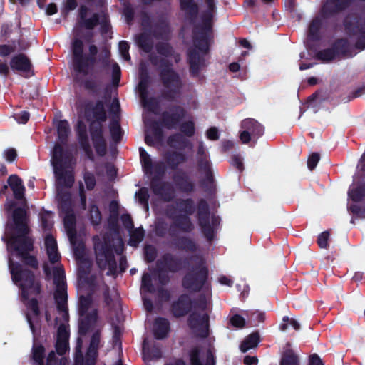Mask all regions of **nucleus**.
Returning <instances> with one entry per match:
<instances>
[{
    "mask_svg": "<svg viewBox=\"0 0 365 365\" xmlns=\"http://www.w3.org/2000/svg\"><path fill=\"white\" fill-rule=\"evenodd\" d=\"M51 163L56 178L57 197L62 211L65 212V229L72 247H76V254L79 255L83 242L77 236L75 229L76 217L71 210L70 194L63 191V187H71L73 182L72 157L70 153H64L62 147L57 144L52 153Z\"/></svg>",
    "mask_w": 365,
    "mask_h": 365,
    "instance_id": "obj_1",
    "label": "nucleus"
},
{
    "mask_svg": "<svg viewBox=\"0 0 365 365\" xmlns=\"http://www.w3.org/2000/svg\"><path fill=\"white\" fill-rule=\"evenodd\" d=\"M13 221V224L6 226V237H3L2 240L7 243L9 252L13 250L12 255L21 258L25 264L36 267V259L29 254L33 249V240L28 236L29 230L24 209L19 207L14 210Z\"/></svg>",
    "mask_w": 365,
    "mask_h": 365,
    "instance_id": "obj_2",
    "label": "nucleus"
},
{
    "mask_svg": "<svg viewBox=\"0 0 365 365\" xmlns=\"http://www.w3.org/2000/svg\"><path fill=\"white\" fill-rule=\"evenodd\" d=\"M8 264L12 281L19 286L23 301L30 312L26 314V319L31 331L34 333V322L38 315V302L36 299L40 292L38 282L31 271L23 268L19 263L14 262L11 257H9Z\"/></svg>",
    "mask_w": 365,
    "mask_h": 365,
    "instance_id": "obj_3",
    "label": "nucleus"
},
{
    "mask_svg": "<svg viewBox=\"0 0 365 365\" xmlns=\"http://www.w3.org/2000/svg\"><path fill=\"white\" fill-rule=\"evenodd\" d=\"M156 48L162 58L158 59L151 55L150 59L153 64L160 68V78L164 87L163 96L168 100H176L181 94L182 83L179 75L171 68L170 61L173 58L175 62H178L180 60V55L174 53L168 43H159Z\"/></svg>",
    "mask_w": 365,
    "mask_h": 365,
    "instance_id": "obj_4",
    "label": "nucleus"
},
{
    "mask_svg": "<svg viewBox=\"0 0 365 365\" xmlns=\"http://www.w3.org/2000/svg\"><path fill=\"white\" fill-rule=\"evenodd\" d=\"M207 9L203 15V25L196 26L193 31V43L188 53L190 72L197 76L205 66L204 55L208 50L210 21L215 9V0H205Z\"/></svg>",
    "mask_w": 365,
    "mask_h": 365,
    "instance_id": "obj_5",
    "label": "nucleus"
},
{
    "mask_svg": "<svg viewBox=\"0 0 365 365\" xmlns=\"http://www.w3.org/2000/svg\"><path fill=\"white\" fill-rule=\"evenodd\" d=\"M96 264L101 270H107V275L115 273L117 263L113 251L121 255L123 251V242L117 232L104 235L102 237L95 236L93 238Z\"/></svg>",
    "mask_w": 365,
    "mask_h": 365,
    "instance_id": "obj_6",
    "label": "nucleus"
},
{
    "mask_svg": "<svg viewBox=\"0 0 365 365\" xmlns=\"http://www.w3.org/2000/svg\"><path fill=\"white\" fill-rule=\"evenodd\" d=\"M84 115L89 121H93L91 125V134L94 148L99 155L106 153V143L102 134L101 123L106 121V113L102 101L89 102L85 106Z\"/></svg>",
    "mask_w": 365,
    "mask_h": 365,
    "instance_id": "obj_7",
    "label": "nucleus"
},
{
    "mask_svg": "<svg viewBox=\"0 0 365 365\" xmlns=\"http://www.w3.org/2000/svg\"><path fill=\"white\" fill-rule=\"evenodd\" d=\"M43 269L47 276L53 277V282L56 284L55 300L57 309L59 313V318L66 321L68 319L67 309V293L66 285L65 282V274L62 266L56 265L51 267L48 264H45ZM58 317H56V319Z\"/></svg>",
    "mask_w": 365,
    "mask_h": 365,
    "instance_id": "obj_8",
    "label": "nucleus"
},
{
    "mask_svg": "<svg viewBox=\"0 0 365 365\" xmlns=\"http://www.w3.org/2000/svg\"><path fill=\"white\" fill-rule=\"evenodd\" d=\"M207 275L208 270L204 259L200 256H195L190 260V267L183 278L182 285L190 291H199L204 286Z\"/></svg>",
    "mask_w": 365,
    "mask_h": 365,
    "instance_id": "obj_9",
    "label": "nucleus"
},
{
    "mask_svg": "<svg viewBox=\"0 0 365 365\" xmlns=\"http://www.w3.org/2000/svg\"><path fill=\"white\" fill-rule=\"evenodd\" d=\"M208 300L205 296L201 295L193 306V309L189 317V324L197 335L200 337L208 336V319L206 312Z\"/></svg>",
    "mask_w": 365,
    "mask_h": 365,
    "instance_id": "obj_10",
    "label": "nucleus"
},
{
    "mask_svg": "<svg viewBox=\"0 0 365 365\" xmlns=\"http://www.w3.org/2000/svg\"><path fill=\"white\" fill-rule=\"evenodd\" d=\"M79 331L85 334L97 319V310L90 295L81 296L79 299Z\"/></svg>",
    "mask_w": 365,
    "mask_h": 365,
    "instance_id": "obj_11",
    "label": "nucleus"
},
{
    "mask_svg": "<svg viewBox=\"0 0 365 365\" xmlns=\"http://www.w3.org/2000/svg\"><path fill=\"white\" fill-rule=\"evenodd\" d=\"M181 267L180 260L174 257L170 254L165 255L157 262V268L152 277L155 282L158 280L161 285L168 282V277L166 272H175Z\"/></svg>",
    "mask_w": 365,
    "mask_h": 365,
    "instance_id": "obj_12",
    "label": "nucleus"
},
{
    "mask_svg": "<svg viewBox=\"0 0 365 365\" xmlns=\"http://www.w3.org/2000/svg\"><path fill=\"white\" fill-rule=\"evenodd\" d=\"M78 23L86 29H93L97 24L101 25L103 32H107L109 29V24L106 17L98 13H93L84 5L81 6L78 10Z\"/></svg>",
    "mask_w": 365,
    "mask_h": 365,
    "instance_id": "obj_13",
    "label": "nucleus"
},
{
    "mask_svg": "<svg viewBox=\"0 0 365 365\" xmlns=\"http://www.w3.org/2000/svg\"><path fill=\"white\" fill-rule=\"evenodd\" d=\"M198 220L202 232L207 240L213 238L214 231L219 223L215 216H210L208 205L205 200H200L198 205Z\"/></svg>",
    "mask_w": 365,
    "mask_h": 365,
    "instance_id": "obj_14",
    "label": "nucleus"
},
{
    "mask_svg": "<svg viewBox=\"0 0 365 365\" xmlns=\"http://www.w3.org/2000/svg\"><path fill=\"white\" fill-rule=\"evenodd\" d=\"M169 32L170 29L168 24L163 22L154 29L153 34L148 33L145 31L138 35L136 37V43L143 51L150 53L153 48L154 42L153 36L159 38H165Z\"/></svg>",
    "mask_w": 365,
    "mask_h": 365,
    "instance_id": "obj_15",
    "label": "nucleus"
},
{
    "mask_svg": "<svg viewBox=\"0 0 365 365\" xmlns=\"http://www.w3.org/2000/svg\"><path fill=\"white\" fill-rule=\"evenodd\" d=\"M99 342L100 335L96 331L92 336L89 348L84 359L81 351V341L78 339L75 352V365H95Z\"/></svg>",
    "mask_w": 365,
    "mask_h": 365,
    "instance_id": "obj_16",
    "label": "nucleus"
},
{
    "mask_svg": "<svg viewBox=\"0 0 365 365\" xmlns=\"http://www.w3.org/2000/svg\"><path fill=\"white\" fill-rule=\"evenodd\" d=\"M74 255L78 260V275L81 283L88 284L89 285L94 284V279L90 275L91 268V261L86 256L83 244H81V252L78 255L76 254V247H73Z\"/></svg>",
    "mask_w": 365,
    "mask_h": 365,
    "instance_id": "obj_17",
    "label": "nucleus"
},
{
    "mask_svg": "<svg viewBox=\"0 0 365 365\" xmlns=\"http://www.w3.org/2000/svg\"><path fill=\"white\" fill-rule=\"evenodd\" d=\"M150 188L153 193L163 201L168 202L174 198L175 190L169 182L163 181L160 178H152Z\"/></svg>",
    "mask_w": 365,
    "mask_h": 365,
    "instance_id": "obj_18",
    "label": "nucleus"
},
{
    "mask_svg": "<svg viewBox=\"0 0 365 365\" xmlns=\"http://www.w3.org/2000/svg\"><path fill=\"white\" fill-rule=\"evenodd\" d=\"M73 67L76 73V80L81 81L82 72L86 71V64L83 56V43L80 39H75L72 43Z\"/></svg>",
    "mask_w": 365,
    "mask_h": 365,
    "instance_id": "obj_19",
    "label": "nucleus"
},
{
    "mask_svg": "<svg viewBox=\"0 0 365 365\" xmlns=\"http://www.w3.org/2000/svg\"><path fill=\"white\" fill-rule=\"evenodd\" d=\"M191 365H215L213 351L209 346H196L190 354Z\"/></svg>",
    "mask_w": 365,
    "mask_h": 365,
    "instance_id": "obj_20",
    "label": "nucleus"
},
{
    "mask_svg": "<svg viewBox=\"0 0 365 365\" xmlns=\"http://www.w3.org/2000/svg\"><path fill=\"white\" fill-rule=\"evenodd\" d=\"M153 279L151 275L148 273H145L142 277V285H141V294H143L145 292L153 293L155 291H158L159 294L162 295V297H165L167 299L168 298V292L164 290L161 287L156 286L154 283H153ZM143 305L145 309L148 312L152 311L153 309V303L150 299H146V297L143 295Z\"/></svg>",
    "mask_w": 365,
    "mask_h": 365,
    "instance_id": "obj_21",
    "label": "nucleus"
},
{
    "mask_svg": "<svg viewBox=\"0 0 365 365\" xmlns=\"http://www.w3.org/2000/svg\"><path fill=\"white\" fill-rule=\"evenodd\" d=\"M241 128L243 130L240 135V138L243 143H247L252 137H259L264 133L263 126L252 118L243 120Z\"/></svg>",
    "mask_w": 365,
    "mask_h": 365,
    "instance_id": "obj_22",
    "label": "nucleus"
},
{
    "mask_svg": "<svg viewBox=\"0 0 365 365\" xmlns=\"http://www.w3.org/2000/svg\"><path fill=\"white\" fill-rule=\"evenodd\" d=\"M150 82V78L145 64L141 62L140 67V81L138 85L140 97L145 107L148 106V87Z\"/></svg>",
    "mask_w": 365,
    "mask_h": 365,
    "instance_id": "obj_23",
    "label": "nucleus"
},
{
    "mask_svg": "<svg viewBox=\"0 0 365 365\" xmlns=\"http://www.w3.org/2000/svg\"><path fill=\"white\" fill-rule=\"evenodd\" d=\"M76 133L79 143L89 159H93V155L87 135V128L85 123L79 120L76 126Z\"/></svg>",
    "mask_w": 365,
    "mask_h": 365,
    "instance_id": "obj_24",
    "label": "nucleus"
},
{
    "mask_svg": "<svg viewBox=\"0 0 365 365\" xmlns=\"http://www.w3.org/2000/svg\"><path fill=\"white\" fill-rule=\"evenodd\" d=\"M280 365H299L297 356L291 349L287 350L282 355ZM309 365H324L322 361L317 354L311 356Z\"/></svg>",
    "mask_w": 365,
    "mask_h": 365,
    "instance_id": "obj_25",
    "label": "nucleus"
},
{
    "mask_svg": "<svg viewBox=\"0 0 365 365\" xmlns=\"http://www.w3.org/2000/svg\"><path fill=\"white\" fill-rule=\"evenodd\" d=\"M346 29L349 33L359 36L356 47L364 50L365 48V26L359 25V21L349 22L346 21Z\"/></svg>",
    "mask_w": 365,
    "mask_h": 365,
    "instance_id": "obj_26",
    "label": "nucleus"
},
{
    "mask_svg": "<svg viewBox=\"0 0 365 365\" xmlns=\"http://www.w3.org/2000/svg\"><path fill=\"white\" fill-rule=\"evenodd\" d=\"M68 348V332L64 324H61L58 329L56 344V351L59 355L64 354Z\"/></svg>",
    "mask_w": 365,
    "mask_h": 365,
    "instance_id": "obj_27",
    "label": "nucleus"
},
{
    "mask_svg": "<svg viewBox=\"0 0 365 365\" xmlns=\"http://www.w3.org/2000/svg\"><path fill=\"white\" fill-rule=\"evenodd\" d=\"M197 160L199 172L205 175L202 183L207 188H210L213 180L210 168V163L207 157L200 158L197 159Z\"/></svg>",
    "mask_w": 365,
    "mask_h": 365,
    "instance_id": "obj_28",
    "label": "nucleus"
},
{
    "mask_svg": "<svg viewBox=\"0 0 365 365\" xmlns=\"http://www.w3.org/2000/svg\"><path fill=\"white\" fill-rule=\"evenodd\" d=\"M45 248L50 262L51 264L58 262L61 255L58 251L56 241L51 235H47L45 237Z\"/></svg>",
    "mask_w": 365,
    "mask_h": 365,
    "instance_id": "obj_29",
    "label": "nucleus"
},
{
    "mask_svg": "<svg viewBox=\"0 0 365 365\" xmlns=\"http://www.w3.org/2000/svg\"><path fill=\"white\" fill-rule=\"evenodd\" d=\"M11 68L17 71L27 72L31 68V63L29 58L24 54L14 56L10 62Z\"/></svg>",
    "mask_w": 365,
    "mask_h": 365,
    "instance_id": "obj_30",
    "label": "nucleus"
},
{
    "mask_svg": "<svg viewBox=\"0 0 365 365\" xmlns=\"http://www.w3.org/2000/svg\"><path fill=\"white\" fill-rule=\"evenodd\" d=\"M8 183L14 192V197L18 200L23 199L25 187L22 180L16 175H11L8 178Z\"/></svg>",
    "mask_w": 365,
    "mask_h": 365,
    "instance_id": "obj_31",
    "label": "nucleus"
},
{
    "mask_svg": "<svg viewBox=\"0 0 365 365\" xmlns=\"http://www.w3.org/2000/svg\"><path fill=\"white\" fill-rule=\"evenodd\" d=\"M169 330V323L164 318H158L155 319L153 326L154 336L157 339H162L167 336Z\"/></svg>",
    "mask_w": 365,
    "mask_h": 365,
    "instance_id": "obj_32",
    "label": "nucleus"
},
{
    "mask_svg": "<svg viewBox=\"0 0 365 365\" xmlns=\"http://www.w3.org/2000/svg\"><path fill=\"white\" fill-rule=\"evenodd\" d=\"M180 6L185 15L192 21L198 13V6L194 0H180Z\"/></svg>",
    "mask_w": 365,
    "mask_h": 365,
    "instance_id": "obj_33",
    "label": "nucleus"
},
{
    "mask_svg": "<svg viewBox=\"0 0 365 365\" xmlns=\"http://www.w3.org/2000/svg\"><path fill=\"white\" fill-rule=\"evenodd\" d=\"M98 48L96 46L93 44L90 45L88 47V55L84 58V61H86V71L82 72V76H86L88 73L90 68L97 63V58H96Z\"/></svg>",
    "mask_w": 365,
    "mask_h": 365,
    "instance_id": "obj_34",
    "label": "nucleus"
},
{
    "mask_svg": "<svg viewBox=\"0 0 365 365\" xmlns=\"http://www.w3.org/2000/svg\"><path fill=\"white\" fill-rule=\"evenodd\" d=\"M56 128L59 141L62 143H65L71 133L68 122L66 120H58L56 123Z\"/></svg>",
    "mask_w": 365,
    "mask_h": 365,
    "instance_id": "obj_35",
    "label": "nucleus"
},
{
    "mask_svg": "<svg viewBox=\"0 0 365 365\" xmlns=\"http://www.w3.org/2000/svg\"><path fill=\"white\" fill-rule=\"evenodd\" d=\"M259 341V336L257 334L254 333L249 335L240 345L241 351L245 353L251 349H255L258 345Z\"/></svg>",
    "mask_w": 365,
    "mask_h": 365,
    "instance_id": "obj_36",
    "label": "nucleus"
},
{
    "mask_svg": "<svg viewBox=\"0 0 365 365\" xmlns=\"http://www.w3.org/2000/svg\"><path fill=\"white\" fill-rule=\"evenodd\" d=\"M334 47L336 51L337 56H344L345 57H350L352 53L350 51V45L347 40L340 39L337 41L334 44Z\"/></svg>",
    "mask_w": 365,
    "mask_h": 365,
    "instance_id": "obj_37",
    "label": "nucleus"
},
{
    "mask_svg": "<svg viewBox=\"0 0 365 365\" xmlns=\"http://www.w3.org/2000/svg\"><path fill=\"white\" fill-rule=\"evenodd\" d=\"M322 24L321 17L317 16L314 18L310 23L309 26V37L312 40H317L319 38L320 34L319 29Z\"/></svg>",
    "mask_w": 365,
    "mask_h": 365,
    "instance_id": "obj_38",
    "label": "nucleus"
},
{
    "mask_svg": "<svg viewBox=\"0 0 365 365\" xmlns=\"http://www.w3.org/2000/svg\"><path fill=\"white\" fill-rule=\"evenodd\" d=\"M175 183L184 191L190 192L193 190V184L184 173H177L174 177Z\"/></svg>",
    "mask_w": 365,
    "mask_h": 365,
    "instance_id": "obj_39",
    "label": "nucleus"
},
{
    "mask_svg": "<svg viewBox=\"0 0 365 365\" xmlns=\"http://www.w3.org/2000/svg\"><path fill=\"white\" fill-rule=\"evenodd\" d=\"M140 161L143 165V170L146 173H153V163L152 159L149 154L143 149L140 148Z\"/></svg>",
    "mask_w": 365,
    "mask_h": 365,
    "instance_id": "obj_40",
    "label": "nucleus"
},
{
    "mask_svg": "<svg viewBox=\"0 0 365 365\" xmlns=\"http://www.w3.org/2000/svg\"><path fill=\"white\" fill-rule=\"evenodd\" d=\"M185 160V155L178 152H173L167 157V162L172 168H175L180 164L184 163Z\"/></svg>",
    "mask_w": 365,
    "mask_h": 365,
    "instance_id": "obj_41",
    "label": "nucleus"
},
{
    "mask_svg": "<svg viewBox=\"0 0 365 365\" xmlns=\"http://www.w3.org/2000/svg\"><path fill=\"white\" fill-rule=\"evenodd\" d=\"M128 232L130 234L129 244L131 246L136 247L144 237V230L142 228H133Z\"/></svg>",
    "mask_w": 365,
    "mask_h": 365,
    "instance_id": "obj_42",
    "label": "nucleus"
},
{
    "mask_svg": "<svg viewBox=\"0 0 365 365\" xmlns=\"http://www.w3.org/2000/svg\"><path fill=\"white\" fill-rule=\"evenodd\" d=\"M337 57L334 46L331 48L319 51L317 53V58L324 62H329Z\"/></svg>",
    "mask_w": 365,
    "mask_h": 365,
    "instance_id": "obj_43",
    "label": "nucleus"
},
{
    "mask_svg": "<svg viewBox=\"0 0 365 365\" xmlns=\"http://www.w3.org/2000/svg\"><path fill=\"white\" fill-rule=\"evenodd\" d=\"M348 194L350 198L355 202L363 200L365 198V185L350 190Z\"/></svg>",
    "mask_w": 365,
    "mask_h": 365,
    "instance_id": "obj_44",
    "label": "nucleus"
},
{
    "mask_svg": "<svg viewBox=\"0 0 365 365\" xmlns=\"http://www.w3.org/2000/svg\"><path fill=\"white\" fill-rule=\"evenodd\" d=\"M139 202L143 205L145 211L148 210V198L149 194L147 188H141L138 192L135 193Z\"/></svg>",
    "mask_w": 365,
    "mask_h": 365,
    "instance_id": "obj_45",
    "label": "nucleus"
},
{
    "mask_svg": "<svg viewBox=\"0 0 365 365\" xmlns=\"http://www.w3.org/2000/svg\"><path fill=\"white\" fill-rule=\"evenodd\" d=\"M177 205L179 210L185 214H192L195 210L194 202L190 199L180 200L177 202Z\"/></svg>",
    "mask_w": 365,
    "mask_h": 365,
    "instance_id": "obj_46",
    "label": "nucleus"
},
{
    "mask_svg": "<svg viewBox=\"0 0 365 365\" xmlns=\"http://www.w3.org/2000/svg\"><path fill=\"white\" fill-rule=\"evenodd\" d=\"M110 132L112 139L115 142L120 140L121 137V129L118 122L115 119H113L110 125Z\"/></svg>",
    "mask_w": 365,
    "mask_h": 365,
    "instance_id": "obj_47",
    "label": "nucleus"
},
{
    "mask_svg": "<svg viewBox=\"0 0 365 365\" xmlns=\"http://www.w3.org/2000/svg\"><path fill=\"white\" fill-rule=\"evenodd\" d=\"M41 225L42 228L47 231L53 226L52 215L48 212H43L40 215Z\"/></svg>",
    "mask_w": 365,
    "mask_h": 365,
    "instance_id": "obj_48",
    "label": "nucleus"
},
{
    "mask_svg": "<svg viewBox=\"0 0 365 365\" xmlns=\"http://www.w3.org/2000/svg\"><path fill=\"white\" fill-rule=\"evenodd\" d=\"M175 222L178 227L185 231H190L192 230V225L190 218L187 215H181L175 220Z\"/></svg>",
    "mask_w": 365,
    "mask_h": 365,
    "instance_id": "obj_49",
    "label": "nucleus"
},
{
    "mask_svg": "<svg viewBox=\"0 0 365 365\" xmlns=\"http://www.w3.org/2000/svg\"><path fill=\"white\" fill-rule=\"evenodd\" d=\"M165 172V164L163 161L155 162L153 164V173L149 175H154L153 178H160Z\"/></svg>",
    "mask_w": 365,
    "mask_h": 365,
    "instance_id": "obj_50",
    "label": "nucleus"
},
{
    "mask_svg": "<svg viewBox=\"0 0 365 365\" xmlns=\"http://www.w3.org/2000/svg\"><path fill=\"white\" fill-rule=\"evenodd\" d=\"M90 220L93 225H98L101 222V215L98 208L94 205H91L90 210Z\"/></svg>",
    "mask_w": 365,
    "mask_h": 365,
    "instance_id": "obj_51",
    "label": "nucleus"
},
{
    "mask_svg": "<svg viewBox=\"0 0 365 365\" xmlns=\"http://www.w3.org/2000/svg\"><path fill=\"white\" fill-rule=\"evenodd\" d=\"M44 349L41 346H35L33 351V359L36 365H43Z\"/></svg>",
    "mask_w": 365,
    "mask_h": 365,
    "instance_id": "obj_52",
    "label": "nucleus"
},
{
    "mask_svg": "<svg viewBox=\"0 0 365 365\" xmlns=\"http://www.w3.org/2000/svg\"><path fill=\"white\" fill-rule=\"evenodd\" d=\"M46 365H68V363L65 358H61V360L58 361L55 352L52 351L47 357Z\"/></svg>",
    "mask_w": 365,
    "mask_h": 365,
    "instance_id": "obj_53",
    "label": "nucleus"
},
{
    "mask_svg": "<svg viewBox=\"0 0 365 365\" xmlns=\"http://www.w3.org/2000/svg\"><path fill=\"white\" fill-rule=\"evenodd\" d=\"M143 358L145 361H150L153 358H159L160 357V352L159 351H156L155 354L152 356L149 348H148V341L147 339H145L143 340Z\"/></svg>",
    "mask_w": 365,
    "mask_h": 365,
    "instance_id": "obj_54",
    "label": "nucleus"
},
{
    "mask_svg": "<svg viewBox=\"0 0 365 365\" xmlns=\"http://www.w3.org/2000/svg\"><path fill=\"white\" fill-rule=\"evenodd\" d=\"M187 308L188 304H185L182 299H180L173 305V310L177 315H184L187 312Z\"/></svg>",
    "mask_w": 365,
    "mask_h": 365,
    "instance_id": "obj_55",
    "label": "nucleus"
},
{
    "mask_svg": "<svg viewBox=\"0 0 365 365\" xmlns=\"http://www.w3.org/2000/svg\"><path fill=\"white\" fill-rule=\"evenodd\" d=\"M118 48H119V52H120L122 58L126 61H129L130 59V57L128 53V51H129L128 43L125 41H122L119 43Z\"/></svg>",
    "mask_w": 365,
    "mask_h": 365,
    "instance_id": "obj_56",
    "label": "nucleus"
},
{
    "mask_svg": "<svg viewBox=\"0 0 365 365\" xmlns=\"http://www.w3.org/2000/svg\"><path fill=\"white\" fill-rule=\"evenodd\" d=\"M112 70H113V86H118L120 79V69L118 63H113L112 64Z\"/></svg>",
    "mask_w": 365,
    "mask_h": 365,
    "instance_id": "obj_57",
    "label": "nucleus"
},
{
    "mask_svg": "<svg viewBox=\"0 0 365 365\" xmlns=\"http://www.w3.org/2000/svg\"><path fill=\"white\" fill-rule=\"evenodd\" d=\"M329 235L330 234L329 231H324L319 235L317 239V243L321 248L327 247Z\"/></svg>",
    "mask_w": 365,
    "mask_h": 365,
    "instance_id": "obj_58",
    "label": "nucleus"
},
{
    "mask_svg": "<svg viewBox=\"0 0 365 365\" xmlns=\"http://www.w3.org/2000/svg\"><path fill=\"white\" fill-rule=\"evenodd\" d=\"M181 131L188 136H192L195 133L194 123L192 121H187L182 124Z\"/></svg>",
    "mask_w": 365,
    "mask_h": 365,
    "instance_id": "obj_59",
    "label": "nucleus"
},
{
    "mask_svg": "<svg viewBox=\"0 0 365 365\" xmlns=\"http://www.w3.org/2000/svg\"><path fill=\"white\" fill-rule=\"evenodd\" d=\"M110 51L107 48H103L98 56V61L102 63L103 67L109 66Z\"/></svg>",
    "mask_w": 365,
    "mask_h": 365,
    "instance_id": "obj_60",
    "label": "nucleus"
},
{
    "mask_svg": "<svg viewBox=\"0 0 365 365\" xmlns=\"http://www.w3.org/2000/svg\"><path fill=\"white\" fill-rule=\"evenodd\" d=\"M230 323L237 328H242L245 324V319L239 314H235L231 317Z\"/></svg>",
    "mask_w": 365,
    "mask_h": 365,
    "instance_id": "obj_61",
    "label": "nucleus"
},
{
    "mask_svg": "<svg viewBox=\"0 0 365 365\" xmlns=\"http://www.w3.org/2000/svg\"><path fill=\"white\" fill-rule=\"evenodd\" d=\"M145 255L147 261L153 262L156 257V250L151 245H147L145 247Z\"/></svg>",
    "mask_w": 365,
    "mask_h": 365,
    "instance_id": "obj_62",
    "label": "nucleus"
},
{
    "mask_svg": "<svg viewBox=\"0 0 365 365\" xmlns=\"http://www.w3.org/2000/svg\"><path fill=\"white\" fill-rule=\"evenodd\" d=\"M319 160V155L318 153H312L308 158L307 166L310 170H312L317 165Z\"/></svg>",
    "mask_w": 365,
    "mask_h": 365,
    "instance_id": "obj_63",
    "label": "nucleus"
},
{
    "mask_svg": "<svg viewBox=\"0 0 365 365\" xmlns=\"http://www.w3.org/2000/svg\"><path fill=\"white\" fill-rule=\"evenodd\" d=\"M119 111H120V103L118 99L115 98V99H113V101L111 103V105L110 106V113L111 115H113V119H115V117H117Z\"/></svg>",
    "mask_w": 365,
    "mask_h": 365,
    "instance_id": "obj_64",
    "label": "nucleus"
}]
</instances>
